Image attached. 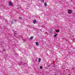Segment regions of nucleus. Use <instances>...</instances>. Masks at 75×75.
Segmentation results:
<instances>
[{
  "label": "nucleus",
  "mask_w": 75,
  "mask_h": 75,
  "mask_svg": "<svg viewBox=\"0 0 75 75\" xmlns=\"http://www.w3.org/2000/svg\"><path fill=\"white\" fill-rule=\"evenodd\" d=\"M36 45H37V46H38V42H37L36 43Z\"/></svg>",
  "instance_id": "6e6552de"
},
{
  "label": "nucleus",
  "mask_w": 75,
  "mask_h": 75,
  "mask_svg": "<svg viewBox=\"0 0 75 75\" xmlns=\"http://www.w3.org/2000/svg\"><path fill=\"white\" fill-rule=\"evenodd\" d=\"M22 65H24L25 63H22Z\"/></svg>",
  "instance_id": "2eb2a0df"
},
{
  "label": "nucleus",
  "mask_w": 75,
  "mask_h": 75,
  "mask_svg": "<svg viewBox=\"0 0 75 75\" xmlns=\"http://www.w3.org/2000/svg\"><path fill=\"white\" fill-rule=\"evenodd\" d=\"M72 12V11L71 10H69L68 11V13L69 14H71V13Z\"/></svg>",
  "instance_id": "7ed1b4c3"
},
{
  "label": "nucleus",
  "mask_w": 75,
  "mask_h": 75,
  "mask_svg": "<svg viewBox=\"0 0 75 75\" xmlns=\"http://www.w3.org/2000/svg\"><path fill=\"white\" fill-rule=\"evenodd\" d=\"M33 36L30 37V40H33Z\"/></svg>",
  "instance_id": "423d86ee"
},
{
  "label": "nucleus",
  "mask_w": 75,
  "mask_h": 75,
  "mask_svg": "<svg viewBox=\"0 0 75 75\" xmlns=\"http://www.w3.org/2000/svg\"><path fill=\"white\" fill-rule=\"evenodd\" d=\"M47 4L46 3H44V6H47Z\"/></svg>",
  "instance_id": "9b49d317"
},
{
  "label": "nucleus",
  "mask_w": 75,
  "mask_h": 75,
  "mask_svg": "<svg viewBox=\"0 0 75 75\" xmlns=\"http://www.w3.org/2000/svg\"><path fill=\"white\" fill-rule=\"evenodd\" d=\"M3 51H6V50H5V49H4Z\"/></svg>",
  "instance_id": "dca6fc26"
},
{
  "label": "nucleus",
  "mask_w": 75,
  "mask_h": 75,
  "mask_svg": "<svg viewBox=\"0 0 75 75\" xmlns=\"http://www.w3.org/2000/svg\"><path fill=\"white\" fill-rule=\"evenodd\" d=\"M17 21V20H13L11 23V24H14V21Z\"/></svg>",
  "instance_id": "f03ea898"
},
{
  "label": "nucleus",
  "mask_w": 75,
  "mask_h": 75,
  "mask_svg": "<svg viewBox=\"0 0 75 75\" xmlns=\"http://www.w3.org/2000/svg\"><path fill=\"white\" fill-rule=\"evenodd\" d=\"M37 23V21H36V20H35L33 21V23L34 24H35Z\"/></svg>",
  "instance_id": "20e7f679"
},
{
  "label": "nucleus",
  "mask_w": 75,
  "mask_h": 75,
  "mask_svg": "<svg viewBox=\"0 0 75 75\" xmlns=\"http://www.w3.org/2000/svg\"><path fill=\"white\" fill-rule=\"evenodd\" d=\"M41 58H39L38 60V62H40V61H41Z\"/></svg>",
  "instance_id": "39448f33"
},
{
  "label": "nucleus",
  "mask_w": 75,
  "mask_h": 75,
  "mask_svg": "<svg viewBox=\"0 0 75 75\" xmlns=\"http://www.w3.org/2000/svg\"><path fill=\"white\" fill-rule=\"evenodd\" d=\"M56 33H59V31L57 30H56Z\"/></svg>",
  "instance_id": "0eeeda50"
},
{
  "label": "nucleus",
  "mask_w": 75,
  "mask_h": 75,
  "mask_svg": "<svg viewBox=\"0 0 75 75\" xmlns=\"http://www.w3.org/2000/svg\"><path fill=\"white\" fill-rule=\"evenodd\" d=\"M54 37H57V34H56L55 35H54Z\"/></svg>",
  "instance_id": "ddd939ff"
},
{
  "label": "nucleus",
  "mask_w": 75,
  "mask_h": 75,
  "mask_svg": "<svg viewBox=\"0 0 75 75\" xmlns=\"http://www.w3.org/2000/svg\"><path fill=\"white\" fill-rule=\"evenodd\" d=\"M40 69H42V66H40Z\"/></svg>",
  "instance_id": "4468645a"
},
{
  "label": "nucleus",
  "mask_w": 75,
  "mask_h": 75,
  "mask_svg": "<svg viewBox=\"0 0 75 75\" xmlns=\"http://www.w3.org/2000/svg\"><path fill=\"white\" fill-rule=\"evenodd\" d=\"M50 33L51 34L52 33V29H51V31H50Z\"/></svg>",
  "instance_id": "f8f14e48"
},
{
  "label": "nucleus",
  "mask_w": 75,
  "mask_h": 75,
  "mask_svg": "<svg viewBox=\"0 0 75 75\" xmlns=\"http://www.w3.org/2000/svg\"><path fill=\"white\" fill-rule=\"evenodd\" d=\"M19 18L20 20H22V19H23V18H22V17H19Z\"/></svg>",
  "instance_id": "1a4fd4ad"
},
{
  "label": "nucleus",
  "mask_w": 75,
  "mask_h": 75,
  "mask_svg": "<svg viewBox=\"0 0 75 75\" xmlns=\"http://www.w3.org/2000/svg\"><path fill=\"white\" fill-rule=\"evenodd\" d=\"M41 2L42 3H44V0H41Z\"/></svg>",
  "instance_id": "9d476101"
},
{
  "label": "nucleus",
  "mask_w": 75,
  "mask_h": 75,
  "mask_svg": "<svg viewBox=\"0 0 75 75\" xmlns=\"http://www.w3.org/2000/svg\"><path fill=\"white\" fill-rule=\"evenodd\" d=\"M8 5L10 6H12L13 4H12V3L11 2H8Z\"/></svg>",
  "instance_id": "f257e3e1"
}]
</instances>
